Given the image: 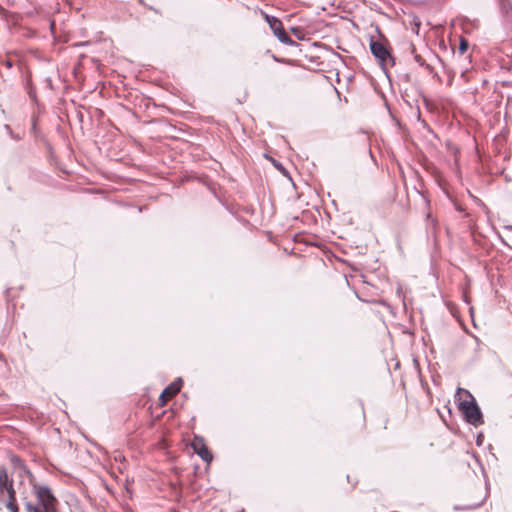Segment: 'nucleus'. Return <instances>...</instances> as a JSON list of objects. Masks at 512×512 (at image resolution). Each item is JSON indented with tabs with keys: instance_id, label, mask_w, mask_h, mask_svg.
<instances>
[{
	"instance_id": "f257e3e1",
	"label": "nucleus",
	"mask_w": 512,
	"mask_h": 512,
	"mask_svg": "<svg viewBox=\"0 0 512 512\" xmlns=\"http://www.w3.org/2000/svg\"><path fill=\"white\" fill-rule=\"evenodd\" d=\"M454 402L467 423L475 427L484 423L483 414L474 396L468 390L458 388L454 395Z\"/></svg>"
},
{
	"instance_id": "f03ea898",
	"label": "nucleus",
	"mask_w": 512,
	"mask_h": 512,
	"mask_svg": "<svg viewBox=\"0 0 512 512\" xmlns=\"http://www.w3.org/2000/svg\"><path fill=\"white\" fill-rule=\"evenodd\" d=\"M18 512L14 481L9 477L6 468L0 466V511Z\"/></svg>"
},
{
	"instance_id": "7ed1b4c3",
	"label": "nucleus",
	"mask_w": 512,
	"mask_h": 512,
	"mask_svg": "<svg viewBox=\"0 0 512 512\" xmlns=\"http://www.w3.org/2000/svg\"><path fill=\"white\" fill-rule=\"evenodd\" d=\"M34 491L44 512H56L58 501L48 487L35 485Z\"/></svg>"
},
{
	"instance_id": "20e7f679",
	"label": "nucleus",
	"mask_w": 512,
	"mask_h": 512,
	"mask_svg": "<svg viewBox=\"0 0 512 512\" xmlns=\"http://www.w3.org/2000/svg\"><path fill=\"white\" fill-rule=\"evenodd\" d=\"M264 19L268 23L270 29L273 31V34L278 38V40L286 45H294L295 42L289 37L286 33L283 23L276 17L270 16L266 13H263Z\"/></svg>"
},
{
	"instance_id": "39448f33",
	"label": "nucleus",
	"mask_w": 512,
	"mask_h": 512,
	"mask_svg": "<svg viewBox=\"0 0 512 512\" xmlns=\"http://www.w3.org/2000/svg\"><path fill=\"white\" fill-rule=\"evenodd\" d=\"M191 447L194 450V452L201 457L202 460H204L207 463H210L212 461L213 456L209 451L208 447L206 446V443L202 437L195 436L191 442Z\"/></svg>"
},
{
	"instance_id": "423d86ee",
	"label": "nucleus",
	"mask_w": 512,
	"mask_h": 512,
	"mask_svg": "<svg viewBox=\"0 0 512 512\" xmlns=\"http://www.w3.org/2000/svg\"><path fill=\"white\" fill-rule=\"evenodd\" d=\"M10 463L15 471L19 472V476L22 477L24 475L28 476L29 478H33V474L31 471L27 468L24 461L18 457L15 454H11L9 456Z\"/></svg>"
},
{
	"instance_id": "0eeeda50",
	"label": "nucleus",
	"mask_w": 512,
	"mask_h": 512,
	"mask_svg": "<svg viewBox=\"0 0 512 512\" xmlns=\"http://www.w3.org/2000/svg\"><path fill=\"white\" fill-rule=\"evenodd\" d=\"M181 385L177 382L171 383L166 387L161 395L159 396L160 406H164L169 400H171L180 391Z\"/></svg>"
},
{
	"instance_id": "6e6552de",
	"label": "nucleus",
	"mask_w": 512,
	"mask_h": 512,
	"mask_svg": "<svg viewBox=\"0 0 512 512\" xmlns=\"http://www.w3.org/2000/svg\"><path fill=\"white\" fill-rule=\"evenodd\" d=\"M371 52L373 55L379 59L381 63H385L388 58H390V53L388 52L385 45L381 42L374 41L371 42L370 45Z\"/></svg>"
},
{
	"instance_id": "1a4fd4ad",
	"label": "nucleus",
	"mask_w": 512,
	"mask_h": 512,
	"mask_svg": "<svg viewBox=\"0 0 512 512\" xmlns=\"http://www.w3.org/2000/svg\"><path fill=\"white\" fill-rule=\"evenodd\" d=\"M469 48V42L462 36H459V47L458 52L463 55Z\"/></svg>"
},
{
	"instance_id": "9d476101",
	"label": "nucleus",
	"mask_w": 512,
	"mask_h": 512,
	"mask_svg": "<svg viewBox=\"0 0 512 512\" xmlns=\"http://www.w3.org/2000/svg\"><path fill=\"white\" fill-rule=\"evenodd\" d=\"M499 2V5L501 7V10L504 11V12H508L509 9L511 8V2L510 0H498Z\"/></svg>"
},
{
	"instance_id": "9b49d317",
	"label": "nucleus",
	"mask_w": 512,
	"mask_h": 512,
	"mask_svg": "<svg viewBox=\"0 0 512 512\" xmlns=\"http://www.w3.org/2000/svg\"><path fill=\"white\" fill-rule=\"evenodd\" d=\"M414 59H415V61H416L417 63H419L420 65H424V64H425L424 59H423L420 55H417V54H416V55L414 56Z\"/></svg>"
},
{
	"instance_id": "f8f14e48",
	"label": "nucleus",
	"mask_w": 512,
	"mask_h": 512,
	"mask_svg": "<svg viewBox=\"0 0 512 512\" xmlns=\"http://www.w3.org/2000/svg\"><path fill=\"white\" fill-rule=\"evenodd\" d=\"M479 507V504H471L466 506V509H477Z\"/></svg>"
},
{
	"instance_id": "ddd939ff",
	"label": "nucleus",
	"mask_w": 512,
	"mask_h": 512,
	"mask_svg": "<svg viewBox=\"0 0 512 512\" xmlns=\"http://www.w3.org/2000/svg\"><path fill=\"white\" fill-rule=\"evenodd\" d=\"M507 229L512 230V225L506 226Z\"/></svg>"
},
{
	"instance_id": "4468645a",
	"label": "nucleus",
	"mask_w": 512,
	"mask_h": 512,
	"mask_svg": "<svg viewBox=\"0 0 512 512\" xmlns=\"http://www.w3.org/2000/svg\"><path fill=\"white\" fill-rule=\"evenodd\" d=\"M33 512H39V510L37 508H34Z\"/></svg>"
},
{
	"instance_id": "2eb2a0df",
	"label": "nucleus",
	"mask_w": 512,
	"mask_h": 512,
	"mask_svg": "<svg viewBox=\"0 0 512 512\" xmlns=\"http://www.w3.org/2000/svg\"><path fill=\"white\" fill-rule=\"evenodd\" d=\"M454 154H455V155L457 154V150H456V151H454ZM455 161H457V158H456V157H455Z\"/></svg>"
}]
</instances>
